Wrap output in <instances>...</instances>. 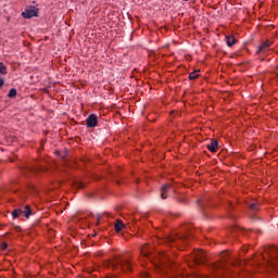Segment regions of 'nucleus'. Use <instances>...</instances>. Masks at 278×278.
<instances>
[{"label": "nucleus", "mask_w": 278, "mask_h": 278, "mask_svg": "<svg viewBox=\"0 0 278 278\" xmlns=\"http://www.w3.org/2000/svg\"><path fill=\"white\" fill-rule=\"evenodd\" d=\"M21 214H24L25 218H29L31 216V208L29 207V205H26L24 207V211L21 208H16L12 212L13 218H18Z\"/></svg>", "instance_id": "nucleus-5"}, {"label": "nucleus", "mask_w": 278, "mask_h": 278, "mask_svg": "<svg viewBox=\"0 0 278 278\" xmlns=\"http://www.w3.org/2000/svg\"><path fill=\"white\" fill-rule=\"evenodd\" d=\"M191 260L194 264H203L205 262V252H203V250L193 251Z\"/></svg>", "instance_id": "nucleus-4"}, {"label": "nucleus", "mask_w": 278, "mask_h": 278, "mask_svg": "<svg viewBox=\"0 0 278 278\" xmlns=\"http://www.w3.org/2000/svg\"><path fill=\"white\" fill-rule=\"evenodd\" d=\"M250 210H252V212H257V204L255 203L250 204Z\"/></svg>", "instance_id": "nucleus-16"}, {"label": "nucleus", "mask_w": 278, "mask_h": 278, "mask_svg": "<svg viewBox=\"0 0 278 278\" xmlns=\"http://www.w3.org/2000/svg\"><path fill=\"white\" fill-rule=\"evenodd\" d=\"M4 84H5V81L3 80V78H0V88H3Z\"/></svg>", "instance_id": "nucleus-21"}, {"label": "nucleus", "mask_w": 278, "mask_h": 278, "mask_svg": "<svg viewBox=\"0 0 278 278\" xmlns=\"http://www.w3.org/2000/svg\"><path fill=\"white\" fill-rule=\"evenodd\" d=\"M0 249L1 251H5V249H8V244L5 242L1 243Z\"/></svg>", "instance_id": "nucleus-17"}, {"label": "nucleus", "mask_w": 278, "mask_h": 278, "mask_svg": "<svg viewBox=\"0 0 278 278\" xmlns=\"http://www.w3.org/2000/svg\"><path fill=\"white\" fill-rule=\"evenodd\" d=\"M16 96V89H10V91H9V93H8V97L10 98V99H13V97H15Z\"/></svg>", "instance_id": "nucleus-15"}, {"label": "nucleus", "mask_w": 278, "mask_h": 278, "mask_svg": "<svg viewBox=\"0 0 278 278\" xmlns=\"http://www.w3.org/2000/svg\"><path fill=\"white\" fill-rule=\"evenodd\" d=\"M114 227H115L116 233H121V231L125 229V224L123 223V220L117 219Z\"/></svg>", "instance_id": "nucleus-10"}, {"label": "nucleus", "mask_w": 278, "mask_h": 278, "mask_svg": "<svg viewBox=\"0 0 278 278\" xmlns=\"http://www.w3.org/2000/svg\"><path fill=\"white\" fill-rule=\"evenodd\" d=\"M237 42L238 40H236V37L226 36V43L228 45V47H233V45H236Z\"/></svg>", "instance_id": "nucleus-12"}, {"label": "nucleus", "mask_w": 278, "mask_h": 278, "mask_svg": "<svg viewBox=\"0 0 278 278\" xmlns=\"http://www.w3.org/2000/svg\"><path fill=\"white\" fill-rule=\"evenodd\" d=\"M23 18H34V16H38V9L36 7H27L22 12Z\"/></svg>", "instance_id": "nucleus-6"}, {"label": "nucleus", "mask_w": 278, "mask_h": 278, "mask_svg": "<svg viewBox=\"0 0 278 278\" xmlns=\"http://www.w3.org/2000/svg\"><path fill=\"white\" fill-rule=\"evenodd\" d=\"M267 255H269V258L267 261L268 268H271V270H278V250L275 247L268 248L266 250Z\"/></svg>", "instance_id": "nucleus-2"}, {"label": "nucleus", "mask_w": 278, "mask_h": 278, "mask_svg": "<svg viewBox=\"0 0 278 278\" xmlns=\"http://www.w3.org/2000/svg\"><path fill=\"white\" fill-rule=\"evenodd\" d=\"M270 45H273V42H270V40L264 41V42L260 46L258 51H266V49H268V47H270Z\"/></svg>", "instance_id": "nucleus-13"}, {"label": "nucleus", "mask_w": 278, "mask_h": 278, "mask_svg": "<svg viewBox=\"0 0 278 278\" xmlns=\"http://www.w3.org/2000/svg\"><path fill=\"white\" fill-rule=\"evenodd\" d=\"M166 262L169 264V266H173V261H170L168 255L166 253H161L159 255L160 270H163L164 264H166Z\"/></svg>", "instance_id": "nucleus-7"}, {"label": "nucleus", "mask_w": 278, "mask_h": 278, "mask_svg": "<svg viewBox=\"0 0 278 278\" xmlns=\"http://www.w3.org/2000/svg\"><path fill=\"white\" fill-rule=\"evenodd\" d=\"M208 151H211V153H216V149H218V141L217 140H213L208 146H207Z\"/></svg>", "instance_id": "nucleus-11"}, {"label": "nucleus", "mask_w": 278, "mask_h": 278, "mask_svg": "<svg viewBox=\"0 0 278 278\" xmlns=\"http://www.w3.org/2000/svg\"><path fill=\"white\" fill-rule=\"evenodd\" d=\"M168 190H170V185H163L161 188V199H166L168 195Z\"/></svg>", "instance_id": "nucleus-9"}, {"label": "nucleus", "mask_w": 278, "mask_h": 278, "mask_svg": "<svg viewBox=\"0 0 278 278\" xmlns=\"http://www.w3.org/2000/svg\"><path fill=\"white\" fill-rule=\"evenodd\" d=\"M227 260H229V252L224 251L220 254V262L213 265V270L216 271L215 277L223 278V273H225V268H227Z\"/></svg>", "instance_id": "nucleus-1"}, {"label": "nucleus", "mask_w": 278, "mask_h": 278, "mask_svg": "<svg viewBox=\"0 0 278 278\" xmlns=\"http://www.w3.org/2000/svg\"><path fill=\"white\" fill-rule=\"evenodd\" d=\"M141 278H149V273L143 271V273L141 274Z\"/></svg>", "instance_id": "nucleus-19"}, {"label": "nucleus", "mask_w": 278, "mask_h": 278, "mask_svg": "<svg viewBox=\"0 0 278 278\" xmlns=\"http://www.w3.org/2000/svg\"><path fill=\"white\" fill-rule=\"evenodd\" d=\"M106 278H116V276H108Z\"/></svg>", "instance_id": "nucleus-22"}, {"label": "nucleus", "mask_w": 278, "mask_h": 278, "mask_svg": "<svg viewBox=\"0 0 278 278\" xmlns=\"http://www.w3.org/2000/svg\"><path fill=\"white\" fill-rule=\"evenodd\" d=\"M141 253L144 257H149V255H151V253L147 252L144 249L141 251Z\"/></svg>", "instance_id": "nucleus-18"}, {"label": "nucleus", "mask_w": 278, "mask_h": 278, "mask_svg": "<svg viewBox=\"0 0 278 278\" xmlns=\"http://www.w3.org/2000/svg\"><path fill=\"white\" fill-rule=\"evenodd\" d=\"M0 73H2L3 75H5V72H0Z\"/></svg>", "instance_id": "nucleus-23"}, {"label": "nucleus", "mask_w": 278, "mask_h": 278, "mask_svg": "<svg viewBox=\"0 0 278 278\" xmlns=\"http://www.w3.org/2000/svg\"><path fill=\"white\" fill-rule=\"evenodd\" d=\"M134 71H138V68H134Z\"/></svg>", "instance_id": "nucleus-24"}, {"label": "nucleus", "mask_w": 278, "mask_h": 278, "mask_svg": "<svg viewBox=\"0 0 278 278\" xmlns=\"http://www.w3.org/2000/svg\"><path fill=\"white\" fill-rule=\"evenodd\" d=\"M97 125H98L97 115L94 114L89 115L87 118V127H97Z\"/></svg>", "instance_id": "nucleus-8"}, {"label": "nucleus", "mask_w": 278, "mask_h": 278, "mask_svg": "<svg viewBox=\"0 0 278 278\" xmlns=\"http://www.w3.org/2000/svg\"><path fill=\"white\" fill-rule=\"evenodd\" d=\"M189 79L191 81H194V79H199V72L198 71H193L189 74Z\"/></svg>", "instance_id": "nucleus-14"}, {"label": "nucleus", "mask_w": 278, "mask_h": 278, "mask_svg": "<svg viewBox=\"0 0 278 278\" xmlns=\"http://www.w3.org/2000/svg\"><path fill=\"white\" fill-rule=\"evenodd\" d=\"M111 267L124 271L131 270V262L123 258H116L111 263Z\"/></svg>", "instance_id": "nucleus-3"}, {"label": "nucleus", "mask_w": 278, "mask_h": 278, "mask_svg": "<svg viewBox=\"0 0 278 278\" xmlns=\"http://www.w3.org/2000/svg\"><path fill=\"white\" fill-rule=\"evenodd\" d=\"M0 71H5V65L2 62H0Z\"/></svg>", "instance_id": "nucleus-20"}]
</instances>
